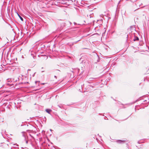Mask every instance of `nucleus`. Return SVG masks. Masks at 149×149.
I'll use <instances>...</instances> for the list:
<instances>
[{
  "label": "nucleus",
  "mask_w": 149,
  "mask_h": 149,
  "mask_svg": "<svg viewBox=\"0 0 149 149\" xmlns=\"http://www.w3.org/2000/svg\"><path fill=\"white\" fill-rule=\"evenodd\" d=\"M46 111L49 113H50L51 111V110L50 109H47L46 110Z\"/></svg>",
  "instance_id": "nucleus-1"
},
{
  "label": "nucleus",
  "mask_w": 149,
  "mask_h": 149,
  "mask_svg": "<svg viewBox=\"0 0 149 149\" xmlns=\"http://www.w3.org/2000/svg\"><path fill=\"white\" fill-rule=\"evenodd\" d=\"M18 14V16L20 18V19L22 21H23V18L20 16L18 14Z\"/></svg>",
  "instance_id": "nucleus-2"
},
{
  "label": "nucleus",
  "mask_w": 149,
  "mask_h": 149,
  "mask_svg": "<svg viewBox=\"0 0 149 149\" xmlns=\"http://www.w3.org/2000/svg\"><path fill=\"white\" fill-rule=\"evenodd\" d=\"M118 142L119 143H121V142H124L125 141H121V140H119L118 141Z\"/></svg>",
  "instance_id": "nucleus-3"
},
{
  "label": "nucleus",
  "mask_w": 149,
  "mask_h": 149,
  "mask_svg": "<svg viewBox=\"0 0 149 149\" xmlns=\"http://www.w3.org/2000/svg\"><path fill=\"white\" fill-rule=\"evenodd\" d=\"M136 40H139V38H138V37H137V38H136Z\"/></svg>",
  "instance_id": "nucleus-4"
},
{
  "label": "nucleus",
  "mask_w": 149,
  "mask_h": 149,
  "mask_svg": "<svg viewBox=\"0 0 149 149\" xmlns=\"http://www.w3.org/2000/svg\"><path fill=\"white\" fill-rule=\"evenodd\" d=\"M47 83H42L41 84H42V85H44L45 84H46Z\"/></svg>",
  "instance_id": "nucleus-5"
}]
</instances>
